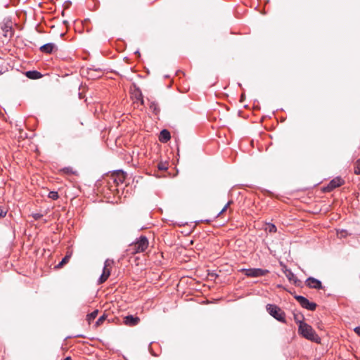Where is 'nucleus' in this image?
<instances>
[{"label": "nucleus", "instance_id": "f257e3e1", "mask_svg": "<svg viewBox=\"0 0 360 360\" xmlns=\"http://www.w3.org/2000/svg\"><path fill=\"white\" fill-rule=\"evenodd\" d=\"M298 333L304 338L314 342L316 343L321 342V338L317 335L313 328L308 323L298 326Z\"/></svg>", "mask_w": 360, "mask_h": 360}, {"label": "nucleus", "instance_id": "f03ea898", "mask_svg": "<svg viewBox=\"0 0 360 360\" xmlns=\"http://www.w3.org/2000/svg\"><path fill=\"white\" fill-rule=\"evenodd\" d=\"M148 247V240L144 236H141L136 241L132 243L129 245V251L131 254H136L144 252Z\"/></svg>", "mask_w": 360, "mask_h": 360}, {"label": "nucleus", "instance_id": "7ed1b4c3", "mask_svg": "<svg viewBox=\"0 0 360 360\" xmlns=\"http://www.w3.org/2000/svg\"><path fill=\"white\" fill-rule=\"evenodd\" d=\"M268 313L277 321L285 323V313L277 305L268 304L266 307Z\"/></svg>", "mask_w": 360, "mask_h": 360}, {"label": "nucleus", "instance_id": "20e7f679", "mask_svg": "<svg viewBox=\"0 0 360 360\" xmlns=\"http://www.w3.org/2000/svg\"><path fill=\"white\" fill-rule=\"evenodd\" d=\"M241 271L248 277L257 278L266 275L269 271L260 268L242 269Z\"/></svg>", "mask_w": 360, "mask_h": 360}, {"label": "nucleus", "instance_id": "39448f33", "mask_svg": "<svg viewBox=\"0 0 360 360\" xmlns=\"http://www.w3.org/2000/svg\"><path fill=\"white\" fill-rule=\"evenodd\" d=\"M295 299L299 302L302 307L309 311H314L316 308V304L309 302L306 297L302 295H295Z\"/></svg>", "mask_w": 360, "mask_h": 360}, {"label": "nucleus", "instance_id": "423d86ee", "mask_svg": "<svg viewBox=\"0 0 360 360\" xmlns=\"http://www.w3.org/2000/svg\"><path fill=\"white\" fill-rule=\"evenodd\" d=\"M125 177L126 174L122 170H117L112 174L113 182L117 186L124 183Z\"/></svg>", "mask_w": 360, "mask_h": 360}, {"label": "nucleus", "instance_id": "0eeeda50", "mask_svg": "<svg viewBox=\"0 0 360 360\" xmlns=\"http://www.w3.org/2000/svg\"><path fill=\"white\" fill-rule=\"evenodd\" d=\"M305 283H306V285L310 288L318 289V290L323 288L321 282L319 280H318L315 278H313V277L308 278L306 280Z\"/></svg>", "mask_w": 360, "mask_h": 360}, {"label": "nucleus", "instance_id": "6e6552de", "mask_svg": "<svg viewBox=\"0 0 360 360\" xmlns=\"http://www.w3.org/2000/svg\"><path fill=\"white\" fill-rule=\"evenodd\" d=\"M1 30L5 37L11 38L13 36L12 23L11 21L4 22L1 25Z\"/></svg>", "mask_w": 360, "mask_h": 360}, {"label": "nucleus", "instance_id": "1a4fd4ad", "mask_svg": "<svg viewBox=\"0 0 360 360\" xmlns=\"http://www.w3.org/2000/svg\"><path fill=\"white\" fill-rule=\"evenodd\" d=\"M139 322L140 319L133 315H128L124 318V323L129 326H136Z\"/></svg>", "mask_w": 360, "mask_h": 360}, {"label": "nucleus", "instance_id": "9d476101", "mask_svg": "<svg viewBox=\"0 0 360 360\" xmlns=\"http://www.w3.org/2000/svg\"><path fill=\"white\" fill-rule=\"evenodd\" d=\"M344 184V180L340 177H336L331 180L328 185V188L329 191L333 190L337 187L340 186Z\"/></svg>", "mask_w": 360, "mask_h": 360}, {"label": "nucleus", "instance_id": "9b49d317", "mask_svg": "<svg viewBox=\"0 0 360 360\" xmlns=\"http://www.w3.org/2000/svg\"><path fill=\"white\" fill-rule=\"evenodd\" d=\"M55 49H57V47L55 44L53 43H47L46 44H44L39 48V50L45 53H52Z\"/></svg>", "mask_w": 360, "mask_h": 360}, {"label": "nucleus", "instance_id": "f8f14e48", "mask_svg": "<svg viewBox=\"0 0 360 360\" xmlns=\"http://www.w3.org/2000/svg\"><path fill=\"white\" fill-rule=\"evenodd\" d=\"M107 262L108 261H105V266L103 269V274H101L98 279V283L100 284L104 283L108 278L110 274V270L107 269Z\"/></svg>", "mask_w": 360, "mask_h": 360}, {"label": "nucleus", "instance_id": "ddd939ff", "mask_svg": "<svg viewBox=\"0 0 360 360\" xmlns=\"http://www.w3.org/2000/svg\"><path fill=\"white\" fill-rule=\"evenodd\" d=\"M171 138L170 133L167 129H163L160 131L159 140L162 143H166Z\"/></svg>", "mask_w": 360, "mask_h": 360}, {"label": "nucleus", "instance_id": "4468645a", "mask_svg": "<svg viewBox=\"0 0 360 360\" xmlns=\"http://www.w3.org/2000/svg\"><path fill=\"white\" fill-rule=\"evenodd\" d=\"M25 75L29 79H37L42 77L41 73L37 70L27 71Z\"/></svg>", "mask_w": 360, "mask_h": 360}, {"label": "nucleus", "instance_id": "2eb2a0df", "mask_svg": "<svg viewBox=\"0 0 360 360\" xmlns=\"http://www.w3.org/2000/svg\"><path fill=\"white\" fill-rule=\"evenodd\" d=\"M293 317L295 323H297L299 326L306 323L305 322H304V317L302 314L294 312Z\"/></svg>", "mask_w": 360, "mask_h": 360}, {"label": "nucleus", "instance_id": "dca6fc26", "mask_svg": "<svg viewBox=\"0 0 360 360\" xmlns=\"http://www.w3.org/2000/svg\"><path fill=\"white\" fill-rule=\"evenodd\" d=\"M149 102V108L150 110L155 114L158 115L160 112V108L158 104L155 101H150L148 99Z\"/></svg>", "mask_w": 360, "mask_h": 360}, {"label": "nucleus", "instance_id": "f3484780", "mask_svg": "<svg viewBox=\"0 0 360 360\" xmlns=\"http://www.w3.org/2000/svg\"><path fill=\"white\" fill-rule=\"evenodd\" d=\"M286 277L290 281H292L295 284L297 283L299 280L297 276L290 270H286L285 272Z\"/></svg>", "mask_w": 360, "mask_h": 360}, {"label": "nucleus", "instance_id": "a211bd4d", "mask_svg": "<svg viewBox=\"0 0 360 360\" xmlns=\"http://www.w3.org/2000/svg\"><path fill=\"white\" fill-rule=\"evenodd\" d=\"M265 231H269V233H275L277 231L276 226L271 223H268L266 225Z\"/></svg>", "mask_w": 360, "mask_h": 360}, {"label": "nucleus", "instance_id": "6ab92c4d", "mask_svg": "<svg viewBox=\"0 0 360 360\" xmlns=\"http://www.w3.org/2000/svg\"><path fill=\"white\" fill-rule=\"evenodd\" d=\"M98 310H94V311H92L91 314H89L87 316H86V320L87 321L89 322V323H90L93 320L95 319V318L98 315Z\"/></svg>", "mask_w": 360, "mask_h": 360}, {"label": "nucleus", "instance_id": "aec40b11", "mask_svg": "<svg viewBox=\"0 0 360 360\" xmlns=\"http://www.w3.org/2000/svg\"><path fill=\"white\" fill-rule=\"evenodd\" d=\"M70 256L66 255L65 257H63L61 260V262L57 265V268H61L65 264L68 263L70 260Z\"/></svg>", "mask_w": 360, "mask_h": 360}, {"label": "nucleus", "instance_id": "412c9836", "mask_svg": "<svg viewBox=\"0 0 360 360\" xmlns=\"http://www.w3.org/2000/svg\"><path fill=\"white\" fill-rule=\"evenodd\" d=\"M62 172L65 174H74L75 172L73 170L72 167H67L62 169Z\"/></svg>", "mask_w": 360, "mask_h": 360}, {"label": "nucleus", "instance_id": "4be33fe9", "mask_svg": "<svg viewBox=\"0 0 360 360\" xmlns=\"http://www.w3.org/2000/svg\"><path fill=\"white\" fill-rule=\"evenodd\" d=\"M48 197L52 200H57L59 198V195L56 191H50Z\"/></svg>", "mask_w": 360, "mask_h": 360}, {"label": "nucleus", "instance_id": "5701e85b", "mask_svg": "<svg viewBox=\"0 0 360 360\" xmlns=\"http://www.w3.org/2000/svg\"><path fill=\"white\" fill-rule=\"evenodd\" d=\"M354 173L356 174H360V159L356 161L354 167Z\"/></svg>", "mask_w": 360, "mask_h": 360}, {"label": "nucleus", "instance_id": "b1692460", "mask_svg": "<svg viewBox=\"0 0 360 360\" xmlns=\"http://www.w3.org/2000/svg\"><path fill=\"white\" fill-rule=\"evenodd\" d=\"M158 168L159 170L165 171L167 169V166L165 163L160 162L158 165Z\"/></svg>", "mask_w": 360, "mask_h": 360}, {"label": "nucleus", "instance_id": "393cba45", "mask_svg": "<svg viewBox=\"0 0 360 360\" xmlns=\"http://www.w3.org/2000/svg\"><path fill=\"white\" fill-rule=\"evenodd\" d=\"M44 214H41V213H32V217L35 219V220H39L40 219L41 217H43Z\"/></svg>", "mask_w": 360, "mask_h": 360}, {"label": "nucleus", "instance_id": "a878e982", "mask_svg": "<svg viewBox=\"0 0 360 360\" xmlns=\"http://www.w3.org/2000/svg\"><path fill=\"white\" fill-rule=\"evenodd\" d=\"M105 319V317L104 315L99 317V319L96 322V326L101 325Z\"/></svg>", "mask_w": 360, "mask_h": 360}, {"label": "nucleus", "instance_id": "bb28decb", "mask_svg": "<svg viewBox=\"0 0 360 360\" xmlns=\"http://www.w3.org/2000/svg\"><path fill=\"white\" fill-rule=\"evenodd\" d=\"M136 100L139 101L141 105L144 104V100L141 92H139V95L136 96Z\"/></svg>", "mask_w": 360, "mask_h": 360}, {"label": "nucleus", "instance_id": "cd10ccee", "mask_svg": "<svg viewBox=\"0 0 360 360\" xmlns=\"http://www.w3.org/2000/svg\"><path fill=\"white\" fill-rule=\"evenodd\" d=\"M231 202H232V201H229V202H228L226 204V205L223 207V209L219 212V214H221V213H223L224 212H225V211L227 210L228 207L230 205V204H231Z\"/></svg>", "mask_w": 360, "mask_h": 360}, {"label": "nucleus", "instance_id": "c85d7f7f", "mask_svg": "<svg viewBox=\"0 0 360 360\" xmlns=\"http://www.w3.org/2000/svg\"><path fill=\"white\" fill-rule=\"evenodd\" d=\"M6 214V211L4 210V209L0 207V218L4 217Z\"/></svg>", "mask_w": 360, "mask_h": 360}, {"label": "nucleus", "instance_id": "c756f323", "mask_svg": "<svg viewBox=\"0 0 360 360\" xmlns=\"http://www.w3.org/2000/svg\"><path fill=\"white\" fill-rule=\"evenodd\" d=\"M6 68H3L1 65H0V75H3L4 72H6Z\"/></svg>", "mask_w": 360, "mask_h": 360}, {"label": "nucleus", "instance_id": "7c9ffc66", "mask_svg": "<svg viewBox=\"0 0 360 360\" xmlns=\"http://www.w3.org/2000/svg\"><path fill=\"white\" fill-rule=\"evenodd\" d=\"M354 332L360 336V326H357L354 329Z\"/></svg>", "mask_w": 360, "mask_h": 360}, {"label": "nucleus", "instance_id": "2f4dec72", "mask_svg": "<svg viewBox=\"0 0 360 360\" xmlns=\"http://www.w3.org/2000/svg\"><path fill=\"white\" fill-rule=\"evenodd\" d=\"M64 360H72L70 356H67Z\"/></svg>", "mask_w": 360, "mask_h": 360}]
</instances>
